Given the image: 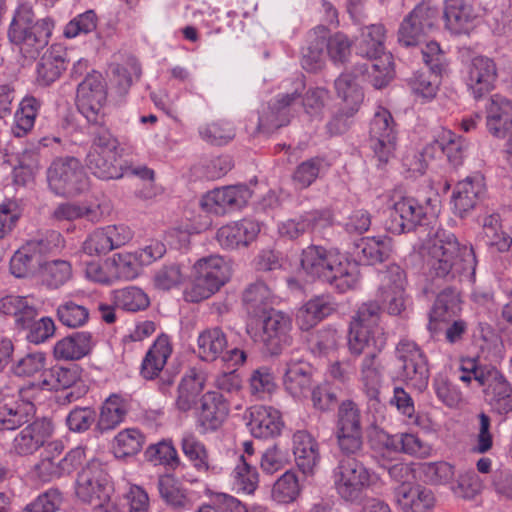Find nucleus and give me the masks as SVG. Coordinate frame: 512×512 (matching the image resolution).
Masks as SVG:
<instances>
[{"mask_svg": "<svg viewBox=\"0 0 512 512\" xmlns=\"http://www.w3.org/2000/svg\"><path fill=\"white\" fill-rule=\"evenodd\" d=\"M427 275L432 281L449 282L458 276L473 279L477 260L472 246L462 245L456 236L438 229L423 245Z\"/></svg>", "mask_w": 512, "mask_h": 512, "instance_id": "obj_1", "label": "nucleus"}, {"mask_svg": "<svg viewBox=\"0 0 512 512\" xmlns=\"http://www.w3.org/2000/svg\"><path fill=\"white\" fill-rule=\"evenodd\" d=\"M145 457L154 465H165L172 469L180 465L177 450L170 440H162L148 446L145 451Z\"/></svg>", "mask_w": 512, "mask_h": 512, "instance_id": "obj_64", "label": "nucleus"}, {"mask_svg": "<svg viewBox=\"0 0 512 512\" xmlns=\"http://www.w3.org/2000/svg\"><path fill=\"white\" fill-rule=\"evenodd\" d=\"M373 477L374 474L369 469L351 457L340 459L332 472L336 493L349 503L361 500L364 491L372 485Z\"/></svg>", "mask_w": 512, "mask_h": 512, "instance_id": "obj_7", "label": "nucleus"}, {"mask_svg": "<svg viewBox=\"0 0 512 512\" xmlns=\"http://www.w3.org/2000/svg\"><path fill=\"white\" fill-rule=\"evenodd\" d=\"M301 267L307 275L328 283L339 293L356 289L360 282V269L355 261L323 246L303 249Z\"/></svg>", "mask_w": 512, "mask_h": 512, "instance_id": "obj_2", "label": "nucleus"}, {"mask_svg": "<svg viewBox=\"0 0 512 512\" xmlns=\"http://www.w3.org/2000/svg\"><path fill=\"white\" fill-rule=\"evenodd\" d=\"M292 321L291 318L276 310H270L263 322L261 341L266 350L272 354H279L282 349L292 343Z\"/></svg>", "mask_w": 512, "mask_h": 512, "instance_id": "obj_19", "label": "nucleus"}, {"mask_svg": "<svg viewBox=\"0 0 512 512\" xmlns=\"http://www.w3.org/2000/svg\"><path fill=\"white\" fill-rule=\"evenodd\" d=\"M335 89L338 97L343 100L345 106L343 108L344 111L335 115L327 124L330 135H339L348 129V118L358 111L364 99L362 89L347 73H342L335 80Z\"/></svg>", "mask_w": 512, "mask_h": 512, "instance_id": "obj_15", "label": "nucleus"}, {"mask_svg": "<svg viewBox=\"0 0 512 512\" xmlns=\"http://www.w3.org/2000/svg\"><path fill=\"white\" fill-rule=\"evenodd\" d=\"M484 11L481 2H449L444 10L446 27L454 34L468 33Z\"/></svg>", "mask_w": 512, "mask_h": 512, "instance_id": "obj_27", "label": "nucleus"}, {"mask_svg": "<svg viewBox=\"0 0 512 512\" xmlns=\"http://www.w3.org/2000/svg\"><path fill=\"white\" fill-rule=\"evenodd\" d=\"M386 30L381 24H372L362 28L356 40V53L368 61L378 60L384 54Z\"/></svg>", "mask_w": 512, "mask_h": 512, "instance_id": "obj_42", "label": "nucleus"}, {"mask_svg": "<svg viewBox=\"0 0 512 512\" xmlns=\"http://www.w3.org/2000/svg\"><path fill=\"white\" fill-rule=\"evenodd\" d=\"M260 224L251 219L228 223L217 230L216 240L225 250L248 247L257 238Z\"/></svg>", "mask_w": 512, "mask_h": 512, "instance_id": "obj_26", "label": "nucleus"}, {"mask_svg": "<svg viewBox=\"0 0 512 512\" xmlns=\"http://www.w3.org/2000/svg\"><path fill=\"white\" fill-rule=\"evenodd\" d=\"M85 459V449L76 447L71 449L63 458L53 460L40 458L34 466L35 475L43 482L51 481L72 473Z\"/></svg>", "mask_w": 512, "mask_h": 512, "instance_id": "obj_28", "label": "nucleus"}, {"mask_svg": "<svg viewBox=\"0 0 512 512\" xmlns=\"http://www.w3.org/2000/svg\"><path fill=\"white\" fill-rule=\"evenodd\" d=\"M60 323L68 328H79L89 320V309L74 300L63 301L56 310Z\"/></svg>", "mask_w": 512, "mask_h": 512, "instance_id": "obj_60", "label": "nucleus"}, {"mask_svg": "<svg viewBox=\"0 0 512 512\" xmlns=\"http://www.w3.org/2000/svg\"><path fill=\"white\" fill-rule=\"evenodd\" d=\"M355 254L369 265L381 263L392 252V240L388 236L364 237L355 245Z\"/></svg>", "mask_w": 512, "mask_h": 512, "instance_id": "obj_45", "label": "nucleus"}, {"mask_svg": "<svg viewBox=\"0 0 512 512\" xmlns=\"http://www.w3.org/2000/svg\"><path fill=\"white\" fill-rule=\"evenodd\" d=\"M397 135V124L391 112L382 106L377 107L369 126V140L380 164L385 165L394 157Z\"/></svg>", "mask_w": 512, "mask_h": 512, "instance_id": "obj_12", "label": "nucleus"}, {"mask_svg": "<svg viewBox=\"0 0 512 512\" xmlns=\"http://www.w3.org/2000/svg\"><path fill=\"white\" fill-rule=\"evenodd\" d=\"M293 453L299 469L306 475L313 474L320 454L318 443L310 433L304 430L294 433Z\"/></svg>", "mask_w": 512, "mask_h": 512, "instance_id": "obj_38", "label": "nucleus"}, {"mask_svg": "<svg viewBox=\"0 0 512 512\" xmlns=\"http://www.w3.org/2000/svg\"><path fill=\"white\" fill-rule=\"evenodd\" d=\"M47 181L55 194L63 196L78 195L89 187L88 177L75 157L54 160L47 170Z\"/></svg>", "mask_w": 512, "mask_h": 512, "instance_id": "obj_9", "label": "nucleus"}, {"mask_svg": "<svg viewBox=\"0 0 512 512\" xmlns=\"http://www.w3.org/2000/svg\"><path fill=\"white\" fill-rule=\"evenodd\" d=\"M203 388L204 382L200 376L196 374L185 376L178 387V396L176 399V407L178 410L182 412L191 410L195 406L197 398Z\"/></svg>", "mask_w": 512, "mask_h": 512, "instance_id": "obj_58", "label": "nucleus"}, {"mask_svg": "<svg viewBox=\"0 0 512 512\" xmlns=\"http://www.w3.org/2000/svg\"><path fill=\"white\" fill-rule=\"evenodd\" d=\"M40 266L38 256L27 244L19 248L10 259V271L17 278L30 276Z\"/></svg>", "mask_w": 512, "mask_h": 512, "instance_id": "obj_61", "label": "nucleus"}, {"mask_svg": "<svg viewBox=\"0 0 512 512\" xmlns=\"http://www.w3.org/2000/svg\"><path fill=\"white\" fill-rule=\"evenodd\" d=\"M40 311L39 301L32 295H7L0 299V313L11 316L15 325L28 328Z\"/></svg>", "mask_w": 512, "mask_h": 512, "instance_id": "obj_31", "label": "nucleus"}, {"mask_svg": "<svg viewBox=\"0 0 512 512\" xmlns=\"http://www.w3.org/2000/svg\"><path fill=\"white\" fill-rule=\"evenodd\" d=\"M34 414V405L31 401L4 397L0 402V431L15 430L29 422Z\"/></svg>", "mask_w": 512, "mask_h": 512, "instance_id": "obj_36", "label": "nucleus"}, {"mask_svg": "<svg viewBox=\"0 0 512 512\" xmlns=\"http://www.w3.org/2000/svg\"><path fill=\"white\" fill-rule=\"evenodd\" d=\"M158 490L161 498L167 505L175 509H190L193 500L187 490L182 488L177 481L169 476H160Z\"/></svg>", "mask_w": 512, "mask_h": 512, "instance_id": "obj_50", "label": "nucleus"}, {"mask_svg": "<svg viewBox=\"0 0 512 512\" xmlns=\"http://www.w3.org/2000/svg\"><path fill=\"white\" fill-rule=\"evenodd\" d=\"M251 198V191L245 185L216 188L209 191L201 200V206L208 212L224 214L240 209Z\"/></svg>", "mask_w": 512, "mask_h": 512, "instance_id": "obj_21", "label": "nucleus"}, {"mask_svg": "<svg viewBox=\"0 0 512 512\" xmlns=\"http://www.w3.org/2000/svg\"><path fill=\"white\" fill-rule=\"evenodd\" d=\"M96 341L88 331H78L58 340L53 347L56 360L77 361L88 356Z\"/></svg>", "mask_w": 512, "mask_h": 512, "instance_id": "obj_32", "label": "nucleus"}, {"mask_svg": "<svg viewBox=\"0 0 512 512\" xmlns=\"http://www.w3.org/2000/svg\"><path fill=\"white\" fill-rule=\"evenodd\" d=\"M484 194L485 183L482 175L475 174L460 181L452 196L455 213L463 217L466 213L475 208Z\"/></svg>", "mask_w": 512, "mask_h": 512, "instance_id": "obj_34", "label": "nucleus"}, {"mask_svg": "<svg viewBox=\"0 0 512 512\" xmlns=\"http://www.w3.org/2000/svg\"><path fill=\"white\" fill-rule=\"evenodd\" d=\"M34 414V405L31 401L4 397L0 402V431L15 430L29 422Z\"/></svg>", "mask_w": 512, "mask_h": 512, "instance_id": "obj_37", "label": "nucleus"}, {"mask_svg": "<svg viewBox=\"0 0 512 512\" xmlns=\"http://www.w3.org/2000/svg\"><path fill=\"white\" fill-rule=\"evenodd\" d=\"M303 89L304 84L298 81L293 92L278 94L275 99L263 106L259 112L258 131L270 134L286 126L294 116L295 106Z\"/></svg>", "mask_w": 512, "mask_h": 512, "instance_id": "obj_13", "label": "nucleus"}, {"mask_svg": "<svg viewBox=\"0 0 512 512\" xmlns=\"http://www.w3.org/2000/svg\"><path fill=\"white\" fill-rule=\"evenodd\" d=\"M460 310V297L456 290L446 288L437 295L429 314L428 329L436 330L437 321H445L456 315Z\"/></svg>", "mask_w": 512, "mask_h": 512, "instance_id": "obj_48", "label": "nucleus"}, {"mask_svg": "<svg viewBox=\"0 0 512 512\" xmlns=\"http://www.w3.org/2000/svg\"><path fill=\"white\" fill-rule=\"evenodd\" d=\"M332 223V213L328 209L305 212L297 218L287 219L278 225L281 237L290 240L299 238L304 233L316 228H324Z\"/></svg>", "mask_w": 512, "mask_h": 512, "instance_id": "obj_29", "label": "nucleus"}, {"mask_svg": "<svg viewBox=\"0 0 512 512\" xmlns=\"http://www.w3.org/2000/svg\"><path fill=\"white\" fill-rule=\"evenodd\" d=\"M247 423L251 434L256 438H269L280 434L283 426L279 411L272 407L256 405L249 410Z\"/></svg>", "mask_w": 512, "mask_h": 512, "instance_id": "obj_35", "label": "nucleus"}, {"mask_svg": "<svg viewBox=\"0 0 512 512\" xmlns=\"http://www.w3.org/2000/svg\"><path fill=\"white\" fill-rule=\"evenodd\" d=\"M393 496L402 512H433L436 505L432 490L416 483L398 485Z\"/></svg>", "mask_w": 512, "mask_h": 512, "instance_id": "obj_24", "label": "nucleus"}, {"mask_svg": "<svg viewBox=\"0 0 512 512\" xmlns=\"http://www.w3.org/2000/svg\"><path fill=\"white\" fill-rule=\"evenodd\" d=\"M51 434V423L45 419H37L16 434L11 452L19 456L32 455L45 445Z\"/></svg>", "mask_w": 512, "mask_h": 512, "instance_id": "obj_25", "label": "nucleus"}, {"mask_svg": "<svg viewBox=\"0 0 512 512\" xmlns=\"http://www.w3.org/2000/svg\"><path fill=\"white\" fill-rule=\"evenodd\" d=\"M113 303L122 310L138 312L149 306L150 299L141 288L130 286L116 290L113 294Z\"/></svg>", "mask_w": 512, "mask_h": 512, "instance_id": "obj_56", "label": "nucleus"}, {"mask_svg": "<svg viewBox=\"0 0 512 512\" xmlns=\"http://www.w3.org/2000/svg\"><path fill=\"white\" fill-rule=\"evenodd\" d=\"M486 128L496 138H507L506 150L512 153V102L494 94L486 106Z\"/></svg>", "mask_w": 512, "mask_h": 512, "instance_id": "obj_17", "label": "nucleus"}, {"mask_svg": "<svg viewBox=\"0 0 512 512\" xmlns=\"http://www.w3.org/2000/svg\"><path fill=\"white\" fill-rule=\"evenodd\" d=\"M497 68L494 61L485 56L474 57L467 67L465 83L475 99H481L494 89Z\"/></svg>", "mask_w": 512, "mask_h": 512, "instance_id": "obj_23", "label": "nucleus"}, {"mask_svg": "<svg viewBox=\"0 0 512 512\" xmlns=\"http://www.w3.org/2000/svg\"><path fill=\"white\" fill-rule=\"evenodd\" d=\"M129 401L119 395H110L102 404L96 428L101 433L113 430L124 422L129 411Z\"/></svg>", "mask_w": 512, "mask_h": 512, "instance_id": "obj_41", "label": "nucleus"}, {"mask_svg": "<svg viewBox=\"0 0 512 512\" xmlns=\"http://www.w3.org/2000/svg\"><path fill=\"white\" fill-rule=\"evenodd\" d=\"M119 142L107 129H99L86 156V166L99 179H119L124 175L119 160Z\"/></svg>", "mask_w": 512, "mask_h": 512, "instance_id": "obj_6", "label": "nucleus"}, {"mask_svg": "<svg viewBox=\"0 0 512 512\" xmlns=\"http://www.w3.org/2000/svg\"><path fill=\"white\" fill-rule=\"evenodd\" d=\"M75 492L77 497L95 507H102L110 499L111 485L104 465L91 460L78 473Z\"/></svg>", "mask_w": 512, "mask_h": 512, "instance_id": "obj_10", "label": "nucleus"}, {"mask_svg": "<svg viewBox=\"0 0 512 512\" xmlns=\"http://www.w3.org/2000/svg\"><path fill=\"white\" fill-rule=\"evenodd\" d=\"M379 354H366L360 363V381L369 397H375L383 379V368Z\"/></svg>", "mask_w": 512, "mask_h": 512, "instance_id": "obj_51", "label": "nucleus"}, {"mask_svg": "<svg viewBox=\"0 0 512 512\" xmlns=\"http://www.w3.org/2000/svg\"><path fill=\"white\" fill-rule=\"evenodd\" d=\"M395 356L401 363L399 377L415 389L422 391L428 385L430 371L422 349L412 340L401 339L395 348Z\"/></svg>", "mask_w": 512, "mask_h": 512, "instance_id": "obj_11", "label": "nucleus"}, {"mask_svg": "<svg viewBox=\"0 0 512 512\" xmlns=\"http://www.w3.org/2000/svg\"><path fill=\"white\" fill-rule=\"evenodd\" d=\"M245 310L252 318L265 316L273 304V294L268 285L262 281L250 284L243 293Z\"/></svg>", "mask_w": 512, "mask_h": 512, "instance_id": "obj_43", "label": "nucleus"}, {"mask_svg": "<svg viewBox=\"0 0 512 512\" xmlns=\"http://www.w3.org/2000/svg\"><path fill=\"white\" fill-rule=\"evenodd\" d=\"M231 277V267L220 255L198 259L192 268V281L184 292L188 302L198 303L210 298L224 286Z\"/></svg>", "mask_w": 512, "mask_h": 512, "instance_id": "obj_4", "label": "nucleus"}, {"mask_svg": "<svg viewBox=\"0 0 512 512\" xmlns=\"http://www.w3.org/2000/svg\"><path fill=\"white\" fill-rule=\"evenodd\" d=\"M325 26L315 27L309 34L310 43L302 58V66L308 71H316L321 67L324 47L329 58L335 64H343L351 52V42L342 32L329 37Z\"/></svg>", "mask_w": 512, "mask_h": 512, "instance_id": "obj_5", "label": "nucleus"}, {"mask_svg": "<svg viewBox=\"0 0 512 512\" xmlns=\"http://www.w3.org/2000/svg\"><path fill=\"white\" fill-rule=\"evenodd\" d=\"M312 366L302 359H291L284 373V387L293 397L304 396L312 385Z\"/></svg>", "mask_w": 512, "mask_h": 512, "instance_id": "obj_40", "label": "nucleus"}, {"mask_svg": "<svg viewBox=\"0 0 512 512\" xmlns=\"http://www.w3.org/2000/svg\"><path fill=\"white\" fill-rule=\"evenodd\" d=\"M387 344V337L383 330L361 328L359 325H350L347 338L349 353L358 357L362 354H380Z\"/></svg>", "mask_w": 512, "mask_h": 512, "instance_id": "obj_30", "label": "nucleus"}, {"mask_svg": "<svg viewBox=\"0 0 512 512\" xmlns=\"http://www.w3.org/2000/svg\"><path fill=\"white\" fill-rule=\"evenodd\" d=\"M196 426L200 433L218 430L228 417L230 408L225 397L217 391H208L201 397Z\"/></svg>", "mask_w": 512, "mask_h": 512, "instance_id": "obj_22", "label": "nucleus"}, {"mask_svg": "<svg viewBox=\"0 0 512 512\" xmlns=\"http://www.w3.org/2000/svg\"><path fill=\"white\" fill-rule=\"evenodd\" d=\"M233 487L237 493L253 494L258 488L259 475L245 456H240L232 472Z\"/></svg>", "mask_w": 512, "mask_h": 512, "instance_id": "obj_53", "label": "nucleus"}, {"mask_svg": "<svg viewBox=\"0 0 512 512\" xmlns=\"http://www.w3.org/2000/svg\"><path fill=\"white\" fill-rule=\"evenodd\" d=\"M437 197L425 198L420 201L413 197H403L397 201L386 222L388 231L401 234L422 225L425 219L434 217L437 213Z\"/></svg>", "mask_w": 512, "mask_h": 512, "instance_id": "obj_8", "label": "nucleus"}, {"mask_svg": "<svg viewBox=\"0 0 512 512\" xmlns=\"http://www.w3.org/2000/svg\"><path fill=\"white\" fill-rule=\"evenodd\" d=\"M106 88L102 75L93 71L78 84L76 104L89 123L99 124L104 119Z\"/></svg>", "mask_w": 512, "mask_h": 512, "instance_id": "obj_14", "label": "nucleus"}, {"mask_svg": "<svg viewBox=\"0 0 512 512\" xmlns=\"http://www.w3.org/2000/svg\"><path fill=\"white\" fill-rule=\"evenodd\" d=\"M483 483L476 472L472 470L459 473L455 482L451 483L450 490L457 498L472 500L481 493Z\"/></svg>", "mask_w": 512, "mask_h": 512, "instance_id": "obj_62", "label": "nucleus"}, {"mask_svg": "<svg viewBox=\"0 0 512 512\" xmlns=\"http://www.w3.org/2000/svg\"><path fill=\"white\" fill-rule=\"evenodd\" d=\"M41 106V100L32 95H27L20 101L12 126L14 136L24 137L33 129Z\"/></svg>", "mask_w": 512, "mask_h": 512, "instance_id": "obj_46", "label": "nucleus"}, {"mask_svg": "<svg viewBox=\"0 0 512 512\" xmlns=\"http://www.w3.org/2000/svg\"><path fill=\"white\" fill-rule=\"evenodd\" d=\"M437 13L429 2H420L402 21L398 31L399 43L405 47L418 45L424 37L425 28L433 25Z\"/></svg>", "mask_w": 512, "mask_h": 512, "instance_id": "obj_20", "label": "nucleus"}, {"mask_svg": "<svg viewBox=\"0 0 512 512\" xmlns=\"http://www.w3.org/2000/svg\"><path fill=\"white\" fill-rule=\"evenodd\" d=\"M79 378L80 373L77 366L54 367L48 373L44 374L42 386L48 390H65L72 387Z\"/></svg>", "mask_w": 512, "mask_h": 512, "instance_id": "obj_63", "label": "nucleus"}, {"mask_svg": "<svg viewBox=\"0 0 512 512\" xmlns=\"http://www.w3.org/2000/svg\"><path fill=\"white\" fill-rule=\"evenodd\" d=\"M145 443L144 434L137 428H126L117 433L112 441L116 457L124 458L136 455Z\"/></svg>", "mask_w": 512, "mask_h": 512, "instance_id": "obj_52", "label": "nucleus"}, {"mask_svg": "<svg viewBox=\"0 0 512 512\" xmlns=\"http://www.w3.org/2000/svg\"><path fill=\"white\" fill-rule=\"evenodd\" d=\"M172 353L168 336L160 335L146 352L141 363L140 374L146 380H153L160 375Z\"/></svg>", "mask_w": 512, "mask_h": 512, "instance_id": "obj_39", "label": "nucleus"}, {"mask_svg": "<svg viewBox=\"0 0 512 512\" xmlns=\"http://www.w3.org/2000/svg\"><path fill=\"white\" fill-rule=\"evenodd\" d=\"M384 437V445L389 450L403 452L417 457H425L429 454L430 447L414 434L402 433L384 435Z\"/></svg>", "mask_w": 512, "mask_h": 512, "instance_id": "obj_54", "label": "nucleus"}, {"mask_svg": "<svg viewBox=\"0 0 512 512\" xmlns=\"http://www.w3.org/2000/svg\"><path fill=\"white\" fill-rule=\"evenodd\" d=\"M108 266L113 269L115 280H133L143 267L135 252L114 254L108 259Z\"/></svg>", "mask_w": 512, "mask_h": 512, "instance_id": "obj_57", "label": "nucleus"}, {"mask_svg": "<svg viewBox=\"0 0 512 512\" xmlns=\"http://www.w3.org/2000/svg\"><path fill=\"white\" fill-rule=\"evenodd\" d=\"M54 23L50 18L34 22L29 2L21 3L10 24L8 37L27 58H35L44 49L52 35Z\"/></svg>", "mask_w": 512, "mask_h": 512, "instance_id": "obj_3", "label": "nucleus"}, {"mask_svg": "<svg viewBox=\"0 0 512 512\" xmlns=\"http://www.w3.org/2000/svg\"><path fill=\"white\" fill-rule=\"evenodd\" d=\"M184 456L199 473L219 475L225 468L223 459L211 454L205 444L193 433L185 432L180 442Z\"/></svg>", "mask_w": 512, "mask_h": 512, "instance_id": "obj_18", "label": "nucleus"}, {"mask_svg": "<svg viewBox=\"0 0 512 512\" xmlns=\"http://www.w3.org/2000/svg\"><path fill=\"white\" fill-rule=\"evenodd\" d=\"M40 276L48 287L59 288L71 278L72 267L68 261L61 259L41 262Z\"/></svg>", "mask_w": 512, "mask_h": 512, "instance_id": "obj_55", "label": "nucleus"}, {"mask_svg": "<svg viewBox=\"0 0 512 512\" xmlns=\"http://www.w3.org/2000/svg\"><path fill=\"white\" fill-rule=\"evenodd\" d=\"M480 237L486 246L498 252L507 251L512 243V238L502 230L500 216L496 213L484 217Z\"/></svg>", "mask_w": 512, "mask_h": 512, "instance_id": "obj_47", "label": "nucleus"}, {"mask_svg": "<svg viewBox=\"0 0 512 512\" xmlns=\"http://www.w3.org/2000/svg\"><path fill=\"white\" fill-rule=\"evenodd\" d=\"M359 86V79H367L376 89L385 87L393 77V67L390 55H383L378 60H365L355 63L351 72H346Z\"/></svg>", "mask_w": 512, "mask_h": 512, "instance_id": "obj_33", "label": "nucleus"}, {"mask_svg": "<svg viewBox=\"0 0 512 512\" xmlns=\"http://www.w3.org/2000/svg\"><path fill=\"white\" fill-rule=\"evenodd\" d=\"M199 357L208 362L220 358L227 347V338L222 329L218 327L209 328L198 336Z\"/></svg>", "mask_w": 512, "mask_h": 512, "instance_id": "obj_49", "label": "nucleus"}, {"mask_svg": "<svg viewBox=\"0 0 512 512\" xmlns=\"http://www.w3.org/2000/svg\"><path fill=\"white\" fill-rule=\"evenodd\" d=\"M378 299L384 304L391 315H399L405 309L404 270L397 264L389 265L380 271Z\"/></svg>", "mask_w": 512, "mask_h": 512, "instance_id": "obj_16", "label": "nucleus"}, {"mask_svg": "<svg viewBox=\"0 0 512 512\" xmlns=\"http://www.w3.org/2000/svg\"><path fill=\"white\" fill-rule=\"evenodd\" d=\"M485 394L490 406L498 414L512 411V387L504 377L486 388Z\"/></svg>", "mask_w": 512, "mask_h": 512, "instance_id": "obj_59", "label": "nucleus"}, {"mask_svg": "<svg viewBox=\"0 0 512 512\" xmlns=\"http://www.w3.org/2000/svg\"><path fill=\"white\" fill-rule=\"evenodd\" d=\"M329 296H317L307 301L297 312L296 323L301 330H309L334 311Z\"/></svg>", "mask_w": 512, "mask_h": 512, "instance_id": "obj_44", "label": "nucleus"}]
</instances>
